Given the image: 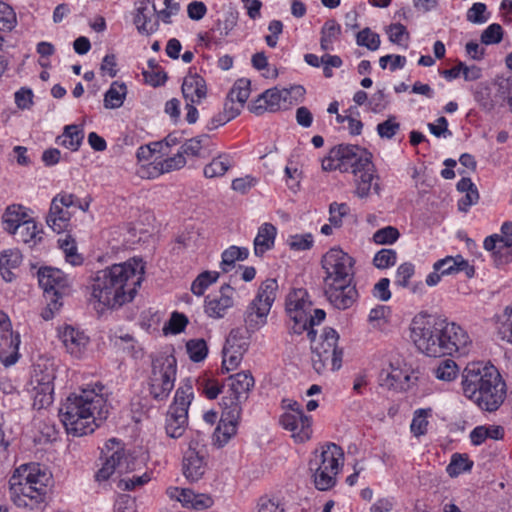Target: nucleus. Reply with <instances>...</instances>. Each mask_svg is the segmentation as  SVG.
<instances>
[{"mask_svg":"<svg viewBox=\"0 0 512 512\" xmlns=\"http://www.w3.org/2000/svg\"><path fill=\"white\" fill-rule=\"evenodd\" d=\"M431 412L430 409L424 410V409H418L414 413V417L412 419L411 423V431L416 436L424 435L427 431L428 426V420L427 416L428 413Z\"/></svg>","mask_w":512,"mask_h":512,"instance_id":"obj_51","label":"nucleus"},{"mask_svg":"<svg viewBox=\"0 0 512 512\" xmlns=\"http://www.w3.org/2000/svg\"><path fill=\"white\" fill-rule=\"evenodd\" d=\"M270 310L262 307L256 302H251L245 313V324L248 332H255L267 322Z\"/></svg>","mask_w":512,"mask_h":512,"instance_id":"obj_26","label":"nucleus"},{"mask_svg":"<svg viewBox=\"0 0 512 512\" xmlns=\"http://www.w3.org/2000/svg\"><path fill=\"white\" fill-rule=\"evenodd\" d=\"M333 156L339 157L340 171L357 176L363 169L373 168L372 154L357 145L340 144L333 147Z\"/></svg>","mask_w":512,"mask_h":512,"instance_id":"obj_12","label":"nucleus"},{"mask_svg":"<svg viewBox=\"0 0 512 512\" xmlns=\"http://www.w3.org/2000/svg\"><path fill=\"white\" fill-rule=\"evenodd\" d=\"M104 386L82 389L71 394L59 409V416L67 434L80 437L91 434L107 418L108 406L103 395Z\"/></svg>","mask_w":512,"mask_h":512,"instance_id":"obj_2","label":"nucleus"},{"mask_svg":"<svg viewBox=\"0 0 512 512\" xmlns=\"http://www.w3.org/2000/svg\"><path fill=\"white\" fill-rule=\"evenodd\" d=\"M314 239L311 233L290 235L287 244L291 250L305 251L312 248Z\"/></svg>","mask_w":512,"mask_h":512,"instance_id":"obj_47","label":"nucleus"},{"mask_svg":"<svg viewBox=\"0 0 512 512\" xmlns=\"http://www.w3.org/2000/svg\"><path fill=\"white\" fill-rule=\"evenodd\" d=\"M411 339L418 350L429 357H442L456 352L465 354L471 342L462 327L441 317L415 321L411 328Z\"/></svg>","mask_w":512,"mask_h":512,"instance_id":"obj_3","label":"nucleus"},{"mask_svg":"<svg viewBox=\"0 0 512 512\" xmlns=\"http://www.w3.org/2000/svg\"><path fill=\"white\" fill-rule=\"evenodd\" d=\"M187 353L193 362L204 360L208 353V347L204 339H192L186 344Z\"/></svg>","mask_w":512,"mask_h":512,"instance_id":"obj_45","label":"nucleus"},{"mask_svg":"<svg viewBox=\"0 0 512 512\" xmlns=\"http://www.w3.org/2000/svg\"><path fill=\"white\" fill-rule=\"evenodd\" d=\"M39 233L40 231L38 230L35 221L27 219L25 222H22V225L18 228L14 235L16 236L18 241H22L23 243L26 244H35Z\"/></svg>","mask_w":512,"mask_h":512,"instance_id":"obj_40","label":"nucleus"},{"mask_svg":"<svg viewBox=\"0 0 512 512\" xmlns=\"http://www.w3.org/2000/svg\"><path fill=\"white\" fill-rule=\"evenodd\" d=\"M181 91L186 101L199 104L207 96L206 81L199 74L189 72L183 79Z\"/></svg>","mask_w":512,"mask_h":512,"instance_id":"obj_23","label":"nucleus"},{"mask_svg":"<svg viewBox=\"0 0 512 512\" xmlns=\"http://www.w3.org/2000/svg\"><path fill=\"white\" fill-rule=\"evenodd\" d=\"M389 285L390 280L388 278H381L373 287V296L380 301H388L391 298Z\"/></svg>","mask_w":512,"mask_h":512,"instance_id":"obj_61","label":"nucleus"},{"mask_svg":"<svg viewBox=\"0 0 512 512\" xmlns=\"http://www.w3.org/2000/svg\"><path fill=\"white\" fill-rule=\"evenodd\" d=\"M400 130V123L395 116H389L387 120L377 125V133L381 138L391 139Z\"/></svg>","mask_w":512,"mask_h":512,"instance_id":"obj_53","label":"nucleus"},{"mask_svg":"<svg viewBox=\"0 0 512 512\" xmlns=\"http://www.w3.org/2000/svg\"><path fill=\"white\" fill-rule=\"evenodd\" d=\"M312 471L315 487L321 491H326L332 488L336 483V475L339 473L336 471H330L329 469L324 470L321 467H314Z\"/></svg>","mask_w":512,"mask_h":512,"instance_id":"obj_38","label":"nucleus"},{"mask_svg":"<svg viewBox=\"0 0 512 512\" xmlns=\"http://www.w3.org/2000/svg\"><path fill=\"white\" fill-rule=\"evenodd\" d=\"M356 43L364 46L371 51H375L380 46L379 34H356Z\"/></svg>","mask_w":512,"mask_h":512,"instance_id":"obj_62","label":"nucleus"},{"mask_svg":"<svg viewBox=\"0 0 512 512\" xmlns=\"http://www.w3.org/2000/svg\"><path fill=\"white\" fill-rule=\"evenodd\" d=\"M209 140L208 135H201L197 137H193L189 140H187L182 146H181V153L183 155H190V156H201V150L203 146L206 144V142Z\"/></svg>","mask_w":512,"mask_h":512,"instance_id":"obj_48","label":"nucleus"},{"mask_svg":"<svg viewBox=\"0 0 512 512\" xmlns=\"http://www.w3.org/2000/svg\"><path fill=\"white\" fill-rule=\"evenodd\" d=\"M396 260L397 253L395 250L383 248L375 254L373 264L378 269H386L395 265Z\"/></svg>","mask_w":512,"mask_h":512,"instance_id":"obj_49","label":"nucleus"},{"mask_svg":"<svg viewBox=\"0 0 512 512\" xmlns=\"http://www.w3.org/2000/svg\"><path fill=\"white\" fill-rule=\"evenodd\" d=\"M132 460L125 454L124 449L118 447L111 455L107 456L103 466L95 475L98 482L108 480L113 473H128L132 470Z\"/></svg>","mask_w":512,"mask_h":512,"instance_id":"obj_19","label":"nucleus"},{"mask_svg":"<svg viewBox=\"0 0 512 512\" xmlns=\"http://www.w3.org/2000/svg\"><path fill=\"white\" fill-rule=\"evenodd\" d=\"M472 464V461H470L467 456L456 453L452 456L446 471L451 477H456L459 474L470 470Z\"/></svg>","mask_w":512,"mask_h":512,"instance_id":"obj_44","label":"nucleus"},{"mask_svg":"<svg viewBox=\"0 0 512 512\" xmlns=\"http://www.w3.org/2000/svg\"><path fill=\"white\" fill-rule=\"evenodd\" d=\"M177 361L173 355L159 354L152 359L148 389L153 399L164 401L174 388Z\"/></svg>","mask_w":512,"mask_h":512,"instance_id":"obj_7","label":"nucleus"},{"mask_svg":"<svg viewBox=\"0 0 512 512\" xmlns=\"http://www.w3.org/2000/svg\"><path fill=\"white\" fill-rule=\"evenodd\" d=\"M16 23L13 9L6 3L0 2V30H12Z\"/></svg>","mask_w":512,"mask_h":512,"instance_id":"obj_56","label":"nucleus"},{"mask_svg":"<svg viewBox=\"0 0 512 512\" xmlns=\"http://www.w3.org/2000/svg\"><path fill=\"white\" fill-rule=\"evenodd\" d=\"M511 244L512 239L504 238V236L498 234L491 235L484 240V248L488 251L509 247Z\"/></svg>","mask_w":512,"mask_h":512,"instance_id":"obj_60","label":"nucleus"},{"mask_svg":"<svg viewBox=\"0 0 512 512\" xmlns=\"http://www.w3.org/2000/svg\"><path fill=\"white\" fill-rule=\"evenodd\" d=\"M250 95V81L247 79L237 80L228 93L231 100L237 101L239 106H243Z\"/></svg>","mask_w":512,"mask_h":512,"instance_id":"obj_41","label":"nucleus"},{"mask_svg":"<svg viewBox=\"0 0 512 512\" xmlns=\"http://www.w3.org/2000/svg\"><path fill=\"white\" fill-rule=\"evenodd\" d=\"M126 91L127 88L124 83H119L117 81L113 82L109 90L105 93L104 106L109 109H115L122 106Z\"/></svg>","mask_w":512,"mask_h":512,"instance_id":"obj_37","label":"nucleus"},{"mask_svg":"<svg viewBox=\"0 0 512 512\" xmlns=\"http://www.w3.org/2000/svg\"><path fill=\"white\" fill-rule=\"evenodd\" d=\"M185 164H186V159H185L183 153H181V151H179L174 156L169 157V158H167L164 161L159 163V165H160V172L161 173H167V172H170L172 170H177V169H180V168L184 167Z\"/></svg>","mask_w":512,"mask_h":512,"instance_id":"obj_58","label":"nucleus"},{"mask_svg":"<svg viewBox=\"0 0 512 512\" xmlns=\"http://www.w3.org/2000/svg\"><path fill=\"white\" fill-rule=\"evenodd\" d=\"M192 399V384L187 380L176 390L174 401L166 415L165 429L169 437L179 438L184 434L188 425V409Z\"/></svg>","mask_w":512,"mask_h":512,"instance_id":"obj_9","label":"nucleus"},{"mask_svg":"<svg viewBox=\"0 0 512 512\" xmlns=\"http://www.w3.org/2000/svg\"><path fill=\"white\" fill-rule=\"evenodd\" d=\"M208 449L204 438L198 434L189 442L188 449L183 457V473L190 481H198L205 473Z\"/></svg>","mask_w":512,"mask_h":512,"instance_id":"obj_13","label":"nucleus"},{"mask_svg":"<svg viewBox=\"0 0 512 512\" xmlns=\"http://www.w3.org/2000/svg\"><path fill=\"white\" fill-rule=\"evenodd\" d=\"M90 201H82L71 193H59L51 202L46 222L57 233L63 232L70 220V208L80 209L86 212L89 209Z\"/></svg>","mask_w":512,"mask_h":512,"instance_id":"obj_11","label":"nucleus"},{"mask_svg":"<svg viewBox=\"0 0 512 512\" xmlns=\"http://www.w3.org/2000/svg\"><path fill=\"white\" fill-rule=\"evenodd\" d=\"M467 20L472 23H485L488 20L486 15V5L484 3H474L467 11Z\"/></svg>","mask_w":512,"mask_h":512,"instance_id":"obj_59","label":"nucleus"},{"mask_svg":"<svg viewBox=\"0 0 512 512\" xmlns=\"http://www.w3.org/2000/svg\"><path fill=\"white\" fill-rule=\"evenodd\" d=\"M142 260L115 264L98 271L91 284V298L102 308H115L133 300L143 280Z\"/></svg>","mask_w":512,"mask_h":512,"instance_id":"obj_1","label":"nucleus"},{"mask_svg":"<svg viewBox=\"0 0 512 512\" xmlns=\"http://www.w3.org/2000/svg\"><path fill=\"white\" fill-rule=\"evenodd\" d=\"M20 336L14 334L6 313L0 310V360L4 366L14 365L19 359Z\"/></svg>","mask_w":512,"mask_h":512,"instance_id":"obj_15","label":"nucleus"},{"mask_svg":"<svg viewBox=\"0 0 512 512\" xmlns=\"http://www.w3.org/2000/svg\"><path fill=\"white\" fill-rule=\"evenodd\" d=\"M415 273V267L410 262L401 264L396 271L395 285L406 288L409 285L410 278Z\"/></svg>","mask_w":512,"mask_h":512,"instance_id":"obj_55","label":"nucleus"},{"mask_svg":"<svg viewBox=\"0 0 512 512\" xmlns=\"http://www.w3.org/2000/svg\"><path fill=\"white\" fill-rule=\"evenodd\" d=\"M400 237L399 230L393 226H386L373 234V241L379 245H391Z\"/></svg>","mask_w":512,"mask_h":512,"instance_id":"obj_46","label":"nucleus"},{"mask_svg":"<svg viewBox=\"0 0 512 512\" xmlns=\"http://www.w3.org/2000/svg\"><path fill=\"white\" fill-rule=\"evenodd\" d=\"M50 474L39 464H24L9 480L10 498L18 507L34 510L44 502Z\"/></svg>","mask_w":512,"mask_h":512,"instance_id":"obj_5","label":"nucleus"},{"mask_svg":"<svg viewBox=\"0 0 512 512\" xmlns=\"http://www.w3.org/2000/svg\"><path fill=\"white\" fill-rule=\"evenodd\" d=\"M457 374L458 366L455 361L451 359L442 360L434 370V375L437 379L447 382L454 380Z\"/></svg>","mask_w":512,"mask_h":512,"instance_id":"obj_42","label":"nucleus"},{"mask_svg":"<svg viewBox=\"0 0 512 512\" xmlns=\"http://www.w3.org/2000/svg\"><path fill=\"white\" fill-rule=\"evenodd\" d=\"M276 234L277 230L274 225L271 223L262 224L254 239V254L261 257L265 252L272 249Z\"/></svg>","mask_w":512,"mask_h":512,"instance_id":"obj_25","label":"nucleus"},{"mask_svg":"<svg viewBox=\"0 0 512 512\" xmlns=\"http://www.w3.org/2000/svg\"><path fill=\"white\" fill-rule=\"evenodd\" d=\"M323 291L328 302L339 310L350 308L358 298V292L352 281L325 283Z\"/></svg>","mask_w":512,"mask_h":512,"instance_id":"obj_17","label":"nucleus"},{"mask_svg":"<svg viewBox=\"0 0 512 512\" xmlns=\"http://www.w3.org/2000/svg\"><path fill=\"white\" fill-rule=\"evenodd\" d=\"M219 272L204 271L197 276L191 285V291L196 296H202L206 289L219 278Z\"/></svg>","mask_w":512,"mask_h":512,"instance_id":"obj_39","label":"nucleus"},{"mask_svg":"<svg viewBox=\"0 0 512 512\" xmlns=\"http://www.w3.org/2000/svg\"><path fill=\"white\" fill-rule=\"evenodd\" d=\"M269 112L286 110L292 105L290 93L286 89L271 88L265 91Z\"/></svg>","mask_w":512,"mask_h":512,"instance_id":"obj_29","label":"nucleus"},{"mask_svg":"<svg viewBox=\"0 0 512 512\" xmlns=\"http://www.w3.org/2000/svg\"><path fill=\"white\" fill-rule=\"evenodd\" d=\"M354 263V259L341 248L329 249L321 259V266L325 272L323 284L353 281Z\"/></svg>","mask_w":512,"mask_h":512,"instance_id":"obj_10","label":"nucleus"},{"mask_svg":"<svg viewBox=\"0 0 512 512\" xmlns=\"http://www.w3.org/2000/svg\"><path fill=\"white\" fill-rule=\"evenodd\" d=\"M402 380L408 381L409 376L404 375L398 368H392L391 371H383L381 373V385L389 389L402 388Z\"/></svg>","mask_w":512,"mask_h":512,"instance_id":"obj_43","label":"nucleus"},{"mask_svg":"<svg viewBox=\"0 0 512 512\" xmlns=\"http://www.w3.org/2000/svg\"><path fill=\"white\" fill-rule=\"evenodd\" d=\"M149 10L146 6H140L137 9V13L134 17V23L139 31L153 32L157 29V21L153 24H149L148 21Z\"/></svg>","mask_w":512,"mask_h":512,"instance_id":"obj_54","label":"nucleus"},{"mask_svg":"<svg viewBox=\"0 0 512 512\" xmlns=\"http://www.w3.org/2000/svg\"><path fill=\"white\" fill-rule=\"evenodd\" d=\"M114 511L135 512V500L127 494L119 495L114 504Z\"/></svg>","mask_w":512,"mask_h":512,"instance_id":"obj_63","label":"nucleus"},{"mask_svg":"<svg viewBox=\"0 0 512 512\" xmlns=\"http://www.w3.org/2000/svg\"><path fill=\"white\" fill-rule=\"evenodd\" d=\"M26 217L27 214L21 205H11L7 207L2 216L4 230L14 234L22 225V222L27 220Z\"/></svg>","mask_w":512,"mask_h":512,"instance_id":"obj_28","label":"nucleus"},{"mask_svg":"<svg viewBox=\"0 0 512 512\" xmlns=\"http://www.w3.org/2000/svg\"><path fill=\"white\" fill-rule=\"evenodd\" d=\"M60 247L65 253L66 261L73 266L80 265L82 263V257L76 252V246L74 240L66 237L65 239H59Z\"/></svg>","mask_w":512,"mask_h":512,"instance_id":"obj_52","label":"nucleus"},{"mask_svg":"<svg viewBox=\"0 0 512 512\" xmlns=\"http://www.w3.org/2000/svg\"><path fill=\"white\" fill-rule=\"evenodd\" d=\"M232 158L228 154H220L214 157L212 161L204 167V176L215 178L223 176L232 166Z\"/></svg>","mask_w":512,"mask_h":512,"instance_id":"obj_34","label":"nucleus"},{"mask_svg":"<svg viewBox=\"0 0 512 512\" xmlns=\"http://www.w3.org/2000/svg\"><path fill=\"white\" fill-rule=\"evenodd\" d=\"M339 334L330 327H326L320 336V342L312 346V366L318 374L330 369L337 371L342 366L343 349L338 346Z\"/></svg>","mask_w":512,"mask_h":512,"instance_id":"obj_8","label":"nucleus"},{"mask_svg":"<svg viewBox=\"0 0 512 512\" xmlns=\"http://www.w3.org/2000/svg\"><path fill=\"white\" fill-rule=\"evenodd\" d=\"M58 337L72 356L79 358L86 349L89 337L81 330L66 325L58 329Z\"/></svg>","mask_w":512,"mask_h":512,"instance_id":"obj_22","label":"nucleus"},{"mask_svg":"<svg viewBox=\"0 0 512 512\" xmlns=\"http://www.w3.org/2000/svg\"><path fill=\"white\" fill-rule=\"evenodd\" d=\"M229 379V389L227 395L222 398V414L216 428V432L223 435V442H227L236 434L242 404L247 401L249 392L254 386V378L248 372H239Z\"/></svg>","mask_w":512,"mask_h":512,"instance_id":"obj_6","label":"nucleus"},{"mask_svg":"<svg viewBox=\"0 0 512 512\" xmlns=\"http://www.w3.org/2000/svg\"><path fill=\"white\" fill-rule=\"evenodd\" d=\"M84 138L83 131L77 125H67L62 135L58 136L56 142L72 151H77Z\"/></svg>","mask_w":512,"mask_h":512,"instance_id":"obj_33","label":"nucleus"},{"mask_svg":"<svg viewBox=\"0 0 512 512\" xmlns=\"http://www.w3.org/2000/svg\"><path fill=\"white\" fill-rule=\"evenodd\" d=\"M344 453L340 446L334 443H328L322 447L320 454L315 452L314 459L310 460L309 467L313 470L314 467H321L324 470L339 472L343 465Z\"/></svg>","mask_w":512,"mask_h":512,"instance_id":"obj_20","label":"nucleus"},{"mask_svg":"<svg viewBox=\"0 0 512 512\" xmlns=\"http://www.w3.org/2000/svg\"><path fill=\"white\" fill-rule=\"evenodd\" d=\"M257 512H285L278 500L262 497L258 503Z\"/></svg>","mask_w":512,"mask_h":512,"instance_id":"obj_64","label":"nucleus"},{"mask_svg":"<svg viewBox=\"0 0 512 512\" xmlns=\"http://www.w3.org/2000/svg\"><path fill=\"white\" fill-rule=\"evenodd\" d=\"M461 384L464 395L483 410L495 411L505 399V383L493 365L469 363L462 372Z\"/></svg>","mask_w":512,"mask_h":512,"instance_id":"obj_4","label":"nucleus"},{"mask_svg":"<svg viewBox=\"0 0 512 512\" xmlns=\"http://www.w3.org/2000/svg\"><path fill=\"white\" fill-rule=\"evenodd\" d=\"M277 290V281L275 279H266L260 285L257 295L253 302H256L262 307L270 310L273 302L275 301Z\"/></svg>","mask_w":512,"mask_h":512,"instance_id":"obj_32","label":"nucleus"},{"mask_svg":"<svg viewBox=\"0 0 512 512\" xmlns=\"http://www.w3.org/2000/svg\"><path fill=\"white\" fill-rule=\"evenodd\" d=\"M22 262V254L18 249L5 250L0 254V273L3 279L11 282L15 278L12 269L19 267Z\"/></svg>","mask_w":512,"mask_h":512,"instance_id":"obj_27","label":"nucleus"},{"mask_svg":"<svg viewBox=\"0 0 512 512\" xmlns=\"http://www.w3.org/2000/svg\"><path fill=\"white\" fill-rule=\"evenodd\" d=\"M249 256V250L245 247L230 246L222 253L221 268L228 272L234 267L236 261H243Z\"/></svg>","mask_w":512,"mask_h":512,"instance_id":"obj_36","label":"nucleus"},{"mask_svg":"<svg viewBox=\"0 0 512 512\" xmlns=\"http://www.w3.org/2000/svg\"><path fill=\"white\" fill-rule=\"evenodd\" d=\"M462 271L468 278H472L475 274L474 267L469 265L461 255L446 256L433 264V271L427 275L425 283L427 286L433 287L441 281L442 276L455 275Z\"/></svg>","mask_w":512,"mask_h":512,"instance_id":"obj_14","label":"nucleus"},{"mask_svg":"<svg viewBox=\"0 0 512 512\" xmlns=\"http://www.w3.org/2000/svg\"><path fill=\"white\" fill-rule=\"evenodd\" d=\"M355 184L356 190L355 193L359 198H367L369 196L370 190L373 187V190L376 194L380 193V186L378 183L372 184V181L375 177L373 173V168L371 169H363V171L359 172L357 176H355Z\"/></svg>","mask_w":512,"mask_h":512,"instance_id":"obj_30","label":"nucleus"},{"mask_svg":"<svg viewBox=\"0 0 512 512\" xmlns=\"http://www.w3.org/2000/svg\"><path fill=\"white\" fill-rule=\"evenodd\" d=\"M235 289L230 285H222L218 292L205 297L204 312L209 318H224L235 303Z\"/></svg>","mask_w":512,"mask_h":512,"instance_id":"obj_16","label":"nucleus"},{"mask_svg":"<svg viewBox=\"0 0 512 512\" xmlns=\"http://www.w3.org/2000/svg\"><path fill=\"white\" fill-rule=\"evenodd\" d=\"M38 282L45 297H57L58 299L63 297L69 286L67 276L60 269L52 267L39 269Z\"/></svg>","mask_w":512,"mask_h":512,"instance_id":"obj_18","label":"nucleus"},{"mask_svg":"<svg viewBox=\"0 0 512 512\" xmlns=\"http://www.w3.org/2000/svg\"><path fill=\"white\" fill-rule=\"evenodd\" d=\"M312 312V302L308 300V292L303 288L292 290L286 298L287 315H307Z\"/></svg>","mask_w":512,"mask_h":512,"instance_id":"obj_24","label":"nucleus"},{"mask_svg":"<svg viewBox=\"0 0 512 512\" xmlns=\"http://www.w3.org/2000/svg\"><path fill=\"white\" fill-rule=\"evenodd\" d=\"M498 334L502 340L512 344V307H506L504 320L498 327Z\"/></svg>","mask_w":512,"mask_h":512,"instance_id":"obj_57","label":"nucleus"},{"mask_svg":"<svg viewBox=\"0 0 512 512\" xmlns=\"http://www.w3.org/2000/svg\"><path fill=\"white\" fill-rule=\"evenodd\" d=\"M53 379L54 375L51 373L43 374L41 377L39 375L34 376L33 383L35 382L36 385L33 387V392H38L44 394L46 397L47 395H52L54 392V385H53Z\"/></svg>","mask_w":512,"mask_h":512,"instance_id":"obj_50","label":"nucleus"},{"mask_svg":"<svg viewBox=\"0 0 512 512\" xmlns=\"http://www.w3.org/2000/svg\"><path fill=\"white\" fill-rule=\"evenodd\" d=\"M247 347L248 344L245 341L236 347L224 345L222 367L227 371L236 368L241 362L242 356L247 350Z\"/></svg>","mask_w":512,"mask_h":512,"instance_id":"obj_35","label":"nucleus"},{"mask_svg":"<svg viewBox=\"0 0 512 512\" xmlns=\"http://www.w3.org/2000/svg\"><path fill=\"white\" fill-rule=\"evenodd\" d=\"M448 81L458 78L461 74L466 81H475L481 77V69L475 65L468 67L463 62H459L456 66L440 72Z\"/></svg>","mask_w":512,"mask_h":512,"instance_id":"obj_31","label":"nucleus"},{"mask_svg":"<svg viewBox=\"0 0 512 512\" xmlns=\"http://www.w3.org/2000/svg\"><path fill=\"white\" fill-rule=\"evenodd\" d=\"M280 422L284 429L292 432V436L300 442H304L311 435V417L304 412L284 413Z\"/></svg>","mask_w":512,"mask_h":512,"instance_id":"obj_21","label":"nucleus"}]
</instances>
